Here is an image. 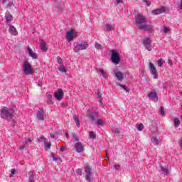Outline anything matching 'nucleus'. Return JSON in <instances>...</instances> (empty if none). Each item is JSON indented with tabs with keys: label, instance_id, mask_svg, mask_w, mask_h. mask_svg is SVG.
I'll use <instances>...</instances> for the list:
<instances>
[{
	"label": "nucleus",
	"instance_id": "obj_1",
	"mask_svg": "<svg viewBox=\"0 0 182 182\" xmlns=\"http://www.w3.org/2000/svg\"><path fill=\"white\" fill-rule=\"evenodd\" d=\"M135 22L137 28L141 31H148L149 32L153 30V25L147 24V18L141 14H138L135 16Z\"/></svg>",
	"mask_w": 182,
	"mask_h": 182
},
{
	"label": "nucleus",
	"instance_id": "obj_2",
	"mask_svg": "<svg viewBox=\"0 0 182 182\" xmlns=\"http://www.w3.org/2000/svg\"><path fill=\"white\" fill-rule=\"evenodd\" d=\"M14 113H15V107L8 108L4 107L0 110V116L1 119H6L8 122H14Z\"/></svg>",
	"mask_w": 182,
	"mask_h": 182
},
{
	"label": "nucleus",
	"instance_id": "obj_3",
	"mask_svg": "<svg viewBox=\"0 0 182 182\" xmlns=\"http://www.w3.org/2000/svg\"><path fill=\"white\" fill-rule=\"evenodd\" d=\"M89 48V44L87 41H82L81 43H74V52L77 53V52H80V50H85Z\"/></svg>",
	"mask_w": 182,
	"mask_h": 182
},
{
	"label": "nucleus",
	"instance_id": "obj_4",
	"mask_svg": "<svg viewBox=\"0 0 182 182\" xmlns=\"http://www.w3.org/2000/svg\"><path fill=\"white\" fill-rule=\"evenodd\" d=\"M23 72L25 75L33 74V68H32V65L29 63V61L25 60L23 63Z\"/></svg>",
	"mask_w": 182,
	"mask_h": 182
},
{
	"label": "nucleus",
	"instance_id": "obj_5",
	"mask_svg": "<svg viewBox=\"0 0 182 182\" xmlns=\"http://www.w3.org/2000/svg\"><path fill=\"white\" fill-rule=\"evenodd\" d=\"M111 60L114 65H119L120 63V55L116 50H111Z\"/></svg>",
	"mask_w": 182,
	"mask_h": 182
},
{
	"label": "nucleus",
	"instance_id": "obj_6",
	"mask_svg": "<svg viewBox=\"0 0 182 182\" xmlns=\"http://www.w3.org/2000/svg\"><path fill=\"white\" fill-rule=\"evenodd\" d=\"M85 180L88 182H92V168L89 164L85 166Z\"/></svg>",
	"mask_w": 182,
	"mask_h": 182
},
{
	"label": "nucleus",
	"instance_id": "obj_7",
	"mask_svg": "<svg viewBox=\"0 0 182 182\" xmlns=\"http://www.w3.org/2000/svg\"><path fill=\"white\" fill-rule=\"evenodd\" d=\"M149 70L151 75H152L154 79H157L159 77V73H157V70L156 69V66L153 65V63H149Z\"/></svg>",
	"mask_w": 182,
	"mask_h": 182
},
{
	"label": "nucleus",
	"instance_id": "obj_8",
	"mask_svg": "<svg viewBox=\"0 0 182 182\" xmlns=\"http://www.w3.org/2000/svg\"><path fill=\"white\" fill-rule=\"evenodd\" d=\"M38 141H43L44 147L46 151H48V150H50V146H52V144H50V142L48 141V139L45 138L44 136H41L39 138Z\"/></svg>",
	"mask_w": 182,
	"mask_h": 182
},
{
	"label": "nucleus",
	"instance_id": "obj_9",
	"mask_svg": "<svg viewBox=\"0 0 182 182\" xmlns=\"http://www.w3.org/2000/svg\"><path fill=\"white\" fill-rule=\"evenodd\" d=\"M74 149H75V151L77 153H82V151L85 150V146L82 142L79 141L74 144Z\"/></svg>",
	"mask_w": 182,
	"mask_h": 182
},
{
	"label": "nucleus",
	"instance_id": "obj_10",
	"mask_svg": "<svg viewBox=\"0 0 182 182\" xmlns=\"http://www.w3.org/2000/svg\"><path fill=\"white\" fill-rule=\"evenodd\" d=\"M77 36V33L75 32V30L71 29L67 33V41H68V42H70L71 41H73V39H75Z\"/></svg>",
	"mask_w": 182,
	"mask_h": 182
},
{
	"label": "nucleus",
	"instance_id": "obj_11",
	"mask_svg": "<svg viewBox=\"0 0 182 182\" xmlns=\"http://www.w3.org/2000/svg\"><path fill=\"white\" fill-rule=\"evenodd\" d=\"M114 75L119 82H123V80L124 79V77L123 76V73L120 71H116V70H114Z\"/></svg>",
	"mask_w": 182,
	"mask_h": 182
},
{
	"label": "nucleus",
	"instance_id": "obj_12",
	"mask_svg": "<svg viewBox=\"0 0 182 182\" xmlns=\"http://www.w3.org/2000/svg\"><path fill=\"white\" fill-rule=\"evenodd\" d=\"M64 95L63 91L60 90H58L54 93L55 99H57L58 101L62 100V97H63Z\"/></svg>",
	"mask_w": 182,
	"mask_h": 182
},
{
	"label": "nucleus",
	"instance_id": "obj_13",
	"mask_svg": "<svg viewBox=\"0 0 182 182\" xmlns=\"http://www.w3.org/2000/svg\"><path fill=\"white\" fill-rule=\"evenodd\" d=\"M36 116L38 120H45V111H43V109L38 110Z\"/></svg>",
	"mask_w": 182,
	"mask_h": 182
},
{
	"label": "nucleus",
	"instance_id": "obj_14",
	"mask_svg": "<svg viewBox=\"0 0 182 182\" xmlns=\"http://www.w3.org/2000/svg\"><path fill=\"white\" fill-rule=\"evenodd\" d=\"M27 50L31 58H33V59H38V55L36 54V53L33 52V50L31 49V47L28 46Z\"/></svg>",
	"mask_w": 182,
	"mask_h": 182
},
{
	"label": "nucleus",
	"instance_id": "obj_15",
	"mask_svg": "<svg viewBox=\"0 0 182 182\" xmlns=\"http://www.w3.org/2000/svg\"><path fill=\"white\" fill-rule=\"evenodd\" d=\"M166 12V8L162 7L161 9H155L152 11L153 15H160V14H163Z\"/></svg>",
	"mask_w": 182,
	"mask_h": 182
},
{
	"label": "nucleus",
	"instance_id": "obj_16",
	"mask_svg": "<svg viewBox=\"0 0 182 182\" xmlns=\"http://www.w3.org/2000/svg\"><path fill=\"white\" fill-rule=\"evenodd\" d=\"M5 19L6 22H11L14 19V16H12L11 14L7 11L5 14Z\"/></svg>",
	"mask_w": 182,
	"mask_h": 182
},
{
	"label": "nucleus",
	"instance_id": "obj_17",
	"mask_svg": "<svg viewBox=\"0 0 182 182\" xmlns=\"http://www.w3.org/2000/svg\"><path fill=\"white\" fill-rule=\"evenodd\" d=\"M9 32L11 33V35H14V36H16L18 35V31H16V28L14 27V26L11 25L9 28Z\"/></svg>",
	"mask_w": 182,
	"mask_h": 182
},
{
	"label": "nucleus",
	"instance_id": "obj_18",
	"mask_svg": "<svg viewBox=\"0 0 182 182\" xmlns=\"http://www.w3.org/2000/svg\"><path fill=\"white\" fill-rule=\"evenodd\" d=\"M28 182H35V173L33 171L28 172Z\"/></svg>",
	"mask_w": 182,
	"mask_h": 182
},
{
	"label": "nucleus",
	"instance_id": "obj_19",
	"mask_svg": "<svg viewBox=\"0 0 182 182\" xmlns=\"http://www.w3.org/2000/svg\"><path fill=\"white\" fill-rule=\"evenodd\" d=\"M87 117H89L90 122H95L96 120V117H97V114L96 112L90 113L87 115Z\"/></svg>",
	"mask_w": 182,
	"mask_h": 182
},
{
	"label": "nucleus",
	"instance_id": "obj_20",
	"mask_svg": "<svg viewBox=\"0 0 182 182\" xmlns=\"http://www.w3.org/2000/svg\"><path fill=\"white\" fill-rule=\"evenodd\" d=\"M148 97L151 100L153 99H159V96L157 95V92H151L148 94Z\"/></svg>",
	"mask_w": 182,
	"mask_h": 182
},
{
	"label": "nucleus",
	"instance_id": "obj_21",
	"mask_svg": "<svg viewBox=\"0 0 182 182\" xmlns=\"http://www.w3.org/2000/svg\"><path fill=\"white\" fill-rule=\"evenodd\" d=\"M105 27L106 28V31H107L108 32L114 31V24H105Z\"/></svg>",
	"mask_w": 182,
	"mask_h": 182
},
{
	"label": "nucleus",
	"instance_id": "obj_22",
	"mask_svg": "<svg viewBox=\"0 0 182 182\" xmlns=\"http://www.w3.org/2000/svg\"><path fill=\"white\" fill-rule=\"evenodd\" d=\"M71 136L72 139H73L74 141H76V143L79 142V136L77 134H76L74 132H71Z\"/></svg>",
	"mask_w": 182,
	"mask_h": 182
},
{
	"label": "nucleus",
	"instance_id": "obj_23",
	"mask_svg": "<svg viewBox=\"0 0 182 182\" xmlns=\"http://www.w3.org/2000/svg\"><path fill=\"white\" fill-rule=\"evenodd\" d=\"M41 49L43 50V52H48V47L46 46V43L45 42H43L41 46Z\"/></svg>",
	"mask_w": 182,
	"mask_h": 182
},
{
	"label": "nucleus",
	"instance_id": "obj_24",
	"mask_svg": "<svg viewBox=\"0 0 182 182\" xmlns=\"http://www.w3.org/2000/svg\"><path fill=\"white\" fill-rule=\"evenodd\" d=\"M73 119H74V120H75V122L76 123V126L77 127H79V126H80V121H79V117H77V115L75 114L73 116Z\"/></svg>",
	"mask_w": 182,
	"mask_h": 182
},
{
	"label": "nucleus",
	"instance_id": "obj_25",
	"mask_svg": "<svg viewBox=\"0 0 182 182\" xmlns=\"http://www.w3.org/2000/svg\"><path fill=\"white\" fill-rule=\"evenodd\" d=\"M161 171L162 174H166V176L168 175V169L167 168L161 166Z\"/></svg>",
	"mask_w": 182,
	"mask_h": 182
},
{
	"label": "nucleus",
	"instance_id": "obj_26",
	"mask_svg": "<svg viewBox=\"0 0 182 182\" xmlns=\"http://www.w3.org/2000/svg\"><path fill=\"white\" fill-rule=\"evenodd\" d=\"M149 43H151V40L149 38H144L143 40V45L146 46V45H149Z\"/></svg>",
	"mask_w": 182,
	"mask_h": 182
},
{
	"label": "nucleus",
	"instance_id": "obj_27",
	"mask_svg": "<svg viewBox=\"0 0 182 182\" xmlns=\"http://www.w3.org/2000/svg\"><path fill=\"white\" fill-rule=\"evenodd\" d=\"M173 123H174L175 127H178V126H180V119L177 117L174 118Z\"/></svg>",
	"mask_w": 182,
	"mask_h": 182
},
{
	"label": "nucleus",
	"instance_id": "obj_28",
	"mask_svg": "<svg viewBox=\"0 0 182 182\" xmlns=\"http://www.w3.org/2000/svg\"><path fill=\"white\" fill-rule=\"evenodd\" d=\"M58 70H60L62 73H66V68H65V66H63V64H61L60 65Z\"/></svg>",
	"mask_w": 182,
	"mask_h": 182
},
{
	"label": "nucleus",
	"instance_id": "obj_29",
	"mask_svg": "<svg viewBox=\"0 0 182 182\" xmlns=\"http://www.w3.org/2000/svg\"><path fill=\"white\" fill-rule=\"evenodd\" d=\"M152 143L153 144H155V146H157V144H159V138L156 136H153Z\"/></svg>",
	"mask_w": 182,
	"mask_h": 182
},
{
	"label": "nucleus",
	"instance_id": "obj_30",
	"mask_svg": "<svg viewBox=\"0 0 182 182\" xmlns=\"http://www.w3.org/2000/svg\"><path fill=\"white\" fill-rule=\"evenodd\" d=\"M143 129H144V126L143 125V124L141 123L139 124H137L136 129L139 130V132H141Z\"/></svg>",
	"mask_w": 182,
	"mask_h": 182
},
{
	"label": "nucleus",
	"instance_id": "obj_31",
	"mask_svg": "<svg viewBox=\"0 0 182 182\" xmlns=\"http://www.w3.org/2000/svg\"><path fill=\"white\" fill-rule=\"evenodd\" d=\"M90 138L93 139H96V134H95L93 131L90 132Z\"/></svg>",
	"mask_w": 182,
	"mask_h": 182
},
{
	"label": "nucleus",
	"instance_id": "obj_32",
	"mask_svg": "<svg viewBox=\"0 0 182 182\" xmlns=\"http://www.w3.org/2000/svg\"><path fill=\"white\" fill-rule=\"evenodd\" d=\"M164 62L163 61V59L161 58L158 60V66L159 68H161V66H163Z\"/></svg>",
	"mask_w": 182,
	"mask_h": 182
},
{
	"label": "nucleus",
	"instance_id": "obj_33",
	"mask_svg": "<svg viewBox=\"0 0 182 182\" xmlns=\"http://www.w3.org/2000/svg\"><path fill=\"white\" fill-rule=\"evenodd\" d=\"M144 47L146 50H149V52L151 50V43L146 44V46H144Z\"/></svg>",
	"mask_w": 182,
	"mask_h": 182
},
{
	"label": "nucleus",
	"instance_id": "obj_34",
	"mask_svg": "<svg viewBox=\"0 0 182 182\" xmlns=\"http://www.w3.org/2000/svg\"><path fill=\"white\" fill-rule=\"evenodd\" d=\"M97 122V124H98V126H103V124H105V122H103V121H102V119H96Z\"/></svg>",
	"mask_w": 182,
	"mask_h": 182
},
{
	"label": "nucleus",
	"instance_id": "obj_35",
	"mask_svg": "<svg viewBox=\"0 0 182 182\" xmlns=\"http://www.w3.org/2000/svg\"><path fill=\"white\" fill-rule=\"evenodd\" d=\"M118 86H119V87H122V89H124V90H125L126 92H129V90L127 89V87H126V85H123L122 84H119Z\"/></svg>",
	"mask_w": 182,
	"mask_h": 182
},
{
	"label": "nucleus",
	"instance_id": "obj_36",
	"mask_svg": "<svg viewBox=\"0 0 182 182\" xmlns=\"http://www.w3.org/2000/svg\"><path fill=\"white\" fill-rule=\"evenodd\" d=\"M159 112L162 116H164V114H166V112L164 111V107H160Z\"/></svg>",
	"mask_w": 182,
	"mask_h": 182
},
{
	"label": "nucleus",
	"instance_id": "obj_37",
	"mask_svg": "<svg viewBox=\"0 0 182 182\" xmlns=\"http://www.w3.org/2000/svg\"><path fill=\"white\" fill-rule=\"evenodd\" d=\"M95 93L97 95L98 99H102V93L100 92V90H97V92Z\"/></svg>",
	"mask_w": 182,
	"mask_h": 182
},
{
	"label": "nucleus",
	"instance_id": "obj_38",
	"mask_svg": "<svg viewBox=\"0 0 182 182\" xmlns=\"http://www.w3.org/2000/svg\"><path fill=\"white\" fill-rule=\"evenodd\" d=\"M50 157H52L53 161H58V158H56V156H55L54 153H51Z\"/></svg>",
	"mask_w": 182,
	"mask_h": 182
},
{
	"label": "nucleus",
	"instance_id": "obj_39",
	"mask_svg": "<svg viewBox=\"0 0 182 182\" xmlns=\"http://www.w3.org/2000/svg\"><path fill=\"white\" fill-rule=\"evenodd\" d=\"M95 48L97 49L98 50L100 49H102V44L96 43L95 44Z\"/></svg>",
	"mask_w": 182,
	"mask_h": 182
},
{
	"label": "nucleus",
	"instance_id": "obj_40",
	"mask_svg": "<svg viewBox=\"0 0 182 182\" xmlns=\"http://www.w3.org/2000/svg\"><path fill=\"white\" fill-rule=\"evenodd\" d=\"M57 61H58V63H59V65H63V63H62V58H60V57H57Z\"/></svg>",
	"mask_w": 182,
	"mask_h": 182
},
{
	"label": "nucleus",
	"instance_id": "obj_41",
	"mask_svg": "<svg viewBox=\"0 0 182 182\" xmlns=\"http://www.w3.org/2000/svg\"><path fill=\"white\" fill-rule=\"evenodd\" d=\"M113 132L115 133V134H120V130H119L118 128H115Z\"/></svg>",
	"mask_w": 182,
	"mask_h": 182
},
{
	"label": "nucleus",
	"instance_id": "obj_42",
	"mask_svg": "<svg viewBox=\"0 0 182 182\" xmlns=\"http://www.w3.org/2000/svg\"><path fill=\"white\" fill-rule=\"evenodd\" d=\"M82 168H78L77 171H76V173L77 174H78V176H82Z\"/></svg>",
	"mask_w": 182,
	"mask_h": 182
},
{
	"label": "nucleus",
	"instance_id": "obj_43",
	"mask_svg": "<svg viewBox=\"0 0 182 182\" xmlns=\"http://www.w3.org/2000/svg\"><path fill=\"white\" fill-rule=\"evenodd\" d=\"M7 6L9 8H11L12 6H14V3L11 2V1H9L8 4H7Z\"/></svg>",
	"mask_w": 182,
	"mask_h": 182
},
{
	"label": "nucleus",
	"instance_id": "obj_44",
	"mask_svg": "<svg viewBox=\"0 0 182 182\" xmlns=\"http://www.w3.org/2000/svg\"><path fill=\"white\" fill-rule=\"evenodd\" d=\"M55 8H58V11H60L62 9V4H59L55 6Z\"/></svg>",
	"mask_w": 182,
	"mask_h": 182
},
{
	"label": "nucleus",
	"instance_id": "obj_45",
	"mask_svg": "<svg viewBox=\"0 0 182 182\" xmlns=\"http://www.w3.org/2000/svg\"><path fill=\"white\" fill-rule=\"evenodd\" d=\"M143 1L146 4L147 6H150V5H151V3L149 2L148 0H143Z\"/></svg>",
	"mask_w": 182,
	"mask_h": 182
},
{
	"label": "nucleus",
	"instance_id": "obj_46",
	"mask_svg": "<svg viewBox=\"0 0 182 182\" xmlns=\"http://www.w3.org/2000/svg\"><path fill=\"white\" fill-rule=\"evenodd\" d=\"M46 103L48 105H53V102L52 101V100H47Z\"/></svg>",
	"mask_w": 182,
	"mask_h": 182
},
{
	"label": "nucleus",
	"instance_id": "obj_47",
	"mask_svg": "<svg viewBox=\"0 0 182 182\" xmlns=\"http://www.w3.org/2000/svg\"><path fill=\"white\" fill-rule=\"evenodd\" d=\"M164 33H168V27H164Z\"/></svg>",
	"mask_w": 182,
	"mask_h": 182
},
{
	"label": "nucleus",
	"instance_id": "obj_48",
	"mask_svg": "<svg viewBox=\"0 0 182 182\" xmlns=\"http://www.w3.org/2000/svg\"><path fill=\"white\" fill-rule=\"evenodd\" d=\"M32 142V139L31 138H28L27 141H25L24 144H28V143Z\"/></svg>",
	"mask_w": 182,
	"mask_h": 182
},
{
	"label": "nucleus",
	"instance_id": "obj_49",
	"mask_svg": "<svg viewBox=\"0 0 182 182\" xmlns=\"http://www.w3.org/2000/svg\"><path fill=\"white\" fill-rule=\"evenodd\" d=\"M115 170H120V165H114Z\"/></svg>",
	"mask_w": 182,
	"mask_h": 182
},
{
	"label": "nucleus",
	"instance_id": "obj_50",
	"mask_svg": "<svg viewBox=\"0 0 182 182\" xmlns=\"http://www.w3.org/2000/svg\"><path fill=\"white\" fill-rule=\"evenodd\" d=\"M168 64L170 66H173V60H168Z\"/></svg>",
	"mask_w": 182,
	"mask_h": 182
},
{
	"label": "nucleus",
	"instance_id": "obj_51",
	"mask_svg": "<svg viewBox=\"0 0 182 182\" xmlns=\"http://www.w3.org/2000/svg\"><path fill=\"white\" fill-rule=\"evenodd\" d=\"M102 76H103V77H105V79H107V73L104 72L102 74Z\"/></svg>",
	"mask_w": 182,
	"mask_h": 182
},
{
	"label": "nucleus",
	"instance_id": "obj_52",
	"mask_svg": "<svg viewBox=\"0 0 182 182\" xmlns=\"http://www.w3.org/2000/svg\"><path fill=\"white\" fill-rule=\"evenodd\" d=\"M47 100H52V95L50 94H48V96H47Z\"/></svg>",
	"mask_w": 182,
	"mask_h": 182
},
{
	"label": "nucleus",
	"instance_id": "obj_53",
	"mask_svg": "<svg viewBox=\"0 0 182 182\" xmlns=\"http://www.w3.org/2000/svg\"><path fill=\"white\" fill-rule=\"evenodd\" d=\"M116 1V4H122L123 3V0H115Z\"/></svg>",
	"mask_w": 182,
	"mask_h": 182
},
{
	"label": "nucleus",
	"instance_id": "obj_54",
	"mask_svg": "<svg viewBox=\"0 0 182 182\" xmlns=\"http://www.w3.org/2000/svg\"><path fill=\"white\" fill-rule=\"evenodd\" d=\"M26 148V146H25V145H23V146H20V150H25V149Z\"/></svg>",
	"mask_w": 182,
	"mask_h": 182
},
{
	"label": "nucleus",
	"instance_id": "obj_55",
	"mask_svg": "<svg viewBox=\"0 0 182 182\" xmlns=\"http://www.w3.org/2000/svg\"><path fill=\"white\" fill-rule=\"evenodd\" d=\"M11 174H15L16 173V170L15 168L11 169Z\"/></svg>",
	"mask_w": 182,
	"mask_h": 182
},
{
	"label": "nucleus",
	"instance_id": "obj_56",
	"mask_svg": "<svg viewBox=\"0 0 182 182\" xmlns=\"http://www.w3.org/2000/svg\"><path fill=\"white\" fill-rule=\"evenodd\" d=\"M2 4H8L9 2V0H1Z\"/></svg>",
	"mask_w": 182,
	"mask_h": 182
},
{
	"label": "nucleus",
	"instance_id": "obj_57",
	"mask_svg": "<svg viewBox=\"0 0 182 182\" xmlns=\"http://www.w3.org/2000/svg\"><path fill=\"white\" fill-rule=\"evenodd\" d=\"M60 151H61V152L65 151V146H61L60 149Z\"/></svg>",
	"mask_w": 182,
	"mask_h": 182
},
{
	"label": "nucleus",
	"instance_id": "obj_58",
	"mask_svg": "<svg viewBox=\"0 0 182 182\" xmlns=\"http://www.w3.org/2000/svg\"><path fill=\"white\" fill-rule=\"evenodd\" d=\"M99 72H100V73L101 75H102V74L105 73V71L103 70V69H100V70H99Z\"/></svg>",
	"mask_w": 182,
	"mask_h": 182
},
{
	"label": "nucleus",
	"instance_id": "obj_59",
	"mask_svg": "<svg viewBox=\"0 0 182 182\" xmlns=\"http://www.w3.org/2000/svg\"><path fill=\"white\" fill-rule=\"evenodd\" d=\"M65 137L69 139V134L68 132L65 133Z\"/></svg>",
	"mask_w": 182,
	"mask_h": 182
},
{
	"label": "nucleus",
	"instance_id": "obj_60",
	"mask_svg": "<svg viewBox=\"0 0 182 182\" xmlns=\"http://www.w3.org/2000/svg\"><path fill=\"white\" fill-rule=\"evenodd\" d=\"M50 137H51L52 139H55V135H54V134H50Z\"/></svg>",
	"mask_w": 182,
	"mask_h": 182
},
{
	"label": "nucleus",
	"instance_id": "obj_61",
	"mask_svg": "<svg viewBox=\"0 0 182 182\" xmlns=\"http://www.w3.org/2000/svg\"><path fill=\"white\" fill-rule=\"evenodd\" d=\"M102 99H103V98L100 99V100H99V102H100V103L101 105H103V102L102 101Z\"/></svg>",
	"mask_w": 182,
	"mask_h": 182
},
{
	"label": "nucleus",
	"instance_id": "obj_62",
	"mask_svg": "<svg viewBox=\"0 0 182 182\" xmlns=\"http://www.w3.org/2000/svg\"><path fill=\"white\" fill-rule=\"evenodd\" d=\"M179 7L181 8V9H182V0H181V4H180Z\"/></svg>",
	"mask_w": 182,
	"mask_h": 182
},
{
	"label": "nucleus",
	"instance_id": "obj_63",
	"mask_svg": "<svg viewBox=\"0 0 182 182\" xmlns=\"http://www.w3.org/2000/svg\"><path fill=\"white\" fill-rule=\"evenodd\" d=\"M38 86H42V83L41 82L38 83Z\"/></svg>",
	"mask_w": 182,
	"mask_h": 182
},
{
	"label": "nucleus",
	"instance_id": "obj_64",
	"mask_svg": "<svg viewBox=\"0 0 182 182\" xmlns=\"http://www.w3.org/2000/svg\"><path fill=\"white\" fill-rule=\"evenodd\" d=\"M107 155V159L109 160V155L107 154V153L106 154Z\"/></svg>",
	"mask_w": 182,
	"mask_h": 182
}]
</instances>
